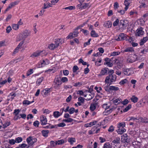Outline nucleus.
<instances>
[{
    "mask_svg": "<svg viewBox=\"0 0 148 148\" xmlns=\"http://www.w3.org/2000/svg\"><path fill=\"white\" fill-rule=\"evenodd\" d=\"M123 73L125 75L129 76L132 75L133 73V71L132 68L126 69L124 70Z\"/></svg>",
    "mask_w": 148,
    "mask_h": 148,
    "instance_id": "obj_7",
    "label": "nucleus"
},
{
    "mask_svg": "<svg viewBox=\"0 0 148 148\" xmlns=\"http://www.w3.org/2000/svg\"><path fill=\"white\" fill-rule=\"evenodd\" d=\"M138 119H139V120L142 123H148V119L145 117L143 118L142 117H140L138 118Z\"/></svg>",
    "mask_w": 148,
    "mask_h": 148,
    "instance_id": "obj_27",
    "label": "nucleus"
},
{
    "mask_svg": "<svg viewBox=\"0 0 148 148\" xmlns=\"http://www.w3.org/2000/svg\"><path fill=\"white\" fill-rule=\"evenodd\" d=\"M20 112V110L19 109H15L14 110L13 114L14 115H18Z\"/></svg>",
    "mask_w": 148,
    "mask_h": 148,
    "instance_id": "obj_60",
    "label": "nucleus"
},
{
    "mask_svg": "<svg viewBox=\"0 0 148 148\" xmlns=\"http://www.w3.org/2000/svg\"><path fill=\"white\" fill-rule=\"evenodd\" d=\"M49 131L47 130H42V134L44 137H47L48 136V134L49 133Z\"/></svg>",
    "mask_w": 148,
    "mask_h": 148,
    "instance_id": "obj_29",
    "label": "nucleus"
},
{
    "mask_svg": "<svg viewBox=\"0 0 148 148\" xmlns=\"http://www.w3.org/2000/svg\"><path fill=\"white\" fill-rule=\"evenodd\" d=\"M44 7L43 8V9L45 10L46 9L49 8V7H51V3L47 4L45 3L44 4Z\"/></svg>",
    "mask_w": 148,
    "mask_h": 148,
    "instance_id": "obj_48",
    "label": "nucleus"
},
{
    "mask_svg": "<svg viewBox=\"0 0 148 148\" xmlns=\"http://www.w3.org/2000/svg\"><path fill=\"white\" fill-rule=\"evenodd\" d=\"M73 34L72 33H70L66 37V38L67 39H71L74 38Z\"/></svg>",
    "mask_w": 148,
    "mask_h": 148,
    "instance_id": "obj_54",
    "label": "nucleus"
},
{
    "mask_svg": "<svg viewBox=\"0 0 148 148\" xmlns=\"http://www.w3.org/2000/svg\"><path fill=\"white\" fill-rule=\"evenodd\" d=\"M68 141L69 143L70 144L72 145L76 142V139L75 138L69 137L68 139Z\"/></svg>",
    "mask_w": 148,
    "mask_h": 148,
    "instance_id": "obj_23",
    "label": "nucleus"
},
{
    "mask_svg": "<svg viewBox=\"0 0 148 148\" xmlns=\"http://www.w3.org/2000/svg\"><path fill=\"white\" fill-rule=\"evenodd\" d=\"M61 81L63 83L67 82L68 81V78L66 77H63L61 79Z\"/></svg>",
    "mask_w": 148,
    "mask_h": 148,
    "instance_id": "obj_64",
    "label": "nucleus"
},
{
    "mask_svg": "<svg viewBox=\"0 0 148 148\" xmlns=\"http://www.w3.org/2000/svg\"><path fill=\"white\" fill-rule=\"evenodd\" d=\"M40 123L42 125H45L47 123V120L46 117L43 115L40 117Z\"/></svg>",
    "mask_w": 148,
    "mask_h": 148,
    "instance_id": "obj_12",
    "label": "nucleus"
},
{
    "mask_svg": "<svg viewBox=\"0 0 148 148\" xmlns=\"http://www.w3.org/2000/svg\"><path fill=\"white\" fill-rule=\"evenodd\" d=\"M103 148H112V145L109 143H106L104 144Z\"/></svg>",
    "mask_w": 148,
    "mask_h": 148,
    "instance_id": "obj_36",
    "label": "nucleus"
},
{
    "mask_svg": "<svg viewBox=\"0 0 148 148\" xmlns=\"http://www.w3.org/2000/svg\"><path fill=\"white\" fill-rule=\"evenodd\" d=\"M125 126V123L124 122H122L118 123L117 124V127L118 128L116 132L119 134H122L126 131V129L124 128Z\"/></svg>",
    "mask_w": 148,
    "mask_h": 148,
    "instance_id": "obj_2",
    "label": "nucleus"
},
{
    "mask_svg": "<svg viewBox=\"0 0 148 148\" xmlns=\"http://www.w3.org/2000/svg\"><path fill=\"white\" fill-rule=\"evenodd\" d=\"M54 88L56 89H59L62 83L61 81L58 78L54 80Z\"/></svg>",
    "mask_w": 148,
    "mask_h": 148,
    "instance_id": "obj_5",
    "label": "nucleus"
},
{
    "mask_svg": "<svg viewBox=\"0 0 148 148\" xmlns=\"http://www.w3.org/2000/svg\"><path fill=\"white\" fill-rule=\"evenodd\" d=\"M75 112V108H71L69 111V113L70 114H73Z\"/></svg>",
    "mask_w": 148,
    "mask_h": 148,
    "instance_id": "obj_63",
    "label": "nucleus"
},
{
    "mask_svg": "<svg viewBox=\"0 0 148 148\" xmlns=\"http://www.w3.org/2000/svg\"><path fill=\"white\" fill-rule=\"evenodd\" d=\"M130 0H125L124 3V5L125 6V10H127L128 8V6L130 4Z\"/></svg>",
    "mask_w": 148,
    "mask_h": 148,
    "instance_id": "obj_25",
    "label": "nucleus"
},
{
    "mask_svg": "<svg viewBox=\"0 0 148 148\" xmlns=\"http://www.w3.org/2000/svg\"><path fill=\"white\" fill-rule=\"evenodd\" d=\"M8 143L11 145H13L15 144L16 142L15 139H11L9 140Z\"/></svg>",
    "mask_w": 148,
    "mask_h": 148,
    "instance_id": "obj_51",
    "label": "nucleus"
},
{
    "mask_svg": "<svg viewBox=\"0 0 148 148\" xmlns=\"http://www.w3.org/2000/svg\"><path fill=\"white\" fill-rule=\"evenodd\" d=\"M127 81V80L126 79H124L121 80L119 84L121 85H123L125 83H126Z\"/></svg>",
    "mask_w": 148,
    "mask_h": 148,
    "instance_id": "obj_53",
    "label": "nucleus"
},
{
    "mask_svg": "<svg viewBox=\"0 0 148 148\" xmlns=\"http://www.w3.org/2000/svg\"><path fill=\"white\" fill-rule=\"evenodd\" d=\"M40 63L41 65V66H40V67H42L45 66L46 65L49 64V61L47 59H45L41 60Z\"/></svg>",
    "mask_w": 148,
    "mask_h": 148,
    "instance_id": "obj_13",
    "label": "nucleus"
},
{
    "mask_svg": "<svg viewBox=\"0 0 148 148\" xmlns=\"http://www.w3.org/2000/svg\"><path fill=\"white\" fill-rule=\"evenodd\" d=\"M97 122V121H95L93 122H92L90 123L86 124H85L84 127H91L93 125H95Z\"/></svg>",
    "mask_w": 148,
    "mask_h": 148,
    "instance_id": "obj_20",
    "label": "nucleus"
},
{
    "mask_svg": "<svg viewBox=\"0 0 148 148\" xmlns=\"http://www.w3.org/2000/svg\"><path fill=\"white\" fill-rule=\"evenodd\" d=\"M122 100L121 99H113V102L114 103L115 105H117L118 104L120 103L121 102Z\"/></svg>",
    "mask_w": 148,
    "mask_h": 148,
    "instance_id": "obj_28",
    "label": "nucleus"
},
{
    "mask_svg": "<svg viewBox=\"0 0 148 148\" xmlns=\"http://www.w3.org/2000/svg\"><path fill=\"white\" fill-rule=\"evenodd\" d=\"M33 71L32 69H30L26 73V75L27 76H29L32 74L33 73Z\"/></svg>",
    "mask_w": 148,
    "mask_h": 148,
    "instance_id": "obj_57",
    "label": "nucleus"
},
{
    "mask_svg": "<svg viewBox=\"0 0 148 148\" xmlns=\"http://www.w3.org/2000/svg\"><path fill=\"white\" fill-rule=\"evenodd\" d=\"M127 35L124 34V33H121L119 35V37L120 38L121 41H123L124 40H125L126 39V37Z\"/></svg>",
    "mask_w": 148,
    "mask_h": 148,
    "instance_id": "obj_26",
    "label": "nucleus"
},
{
    "mask_svg": "<svg viewBox=\"0 0 148 148\" xmlns=\"http://www.w3.org/2000/svg\"><path fill=\"white\" fill-rule=\"evenodd\" d=\"M64 9L65 10H75V7L74 6H70L69 7H66Z\"/></svg>",
    "mask_w": 148,
    "mask_h": 148,
    "instance_id": "obj_50",
    "label": "nucleus"
},
{
    "mask_svg": "<svg viewBox=\"0 0 148 148\" xmlns=\"http://www.w3.org/2000/svg\"><path fill=\"white\" fill-rule=\"evenodd\" d=\"M37 140L36 138H33L31 136H29L26 139L27 142L29 145H32L34 143L36 142Z\"/></svg>",
    "mask_w": 148,
    "mask_h": 148,
    "instance_id": "obj_6",
    "label": "nucleus"
},
{
    "mask_svg": "<svg viewBox=\"0 0 148 148\" xmlns=\"http://www.w3.org/2000/svg\"><path fill=\"white\" fill-rule=\"evenodd\" d=\"M109 89L110 90L117 91L119 89V88L118 87L112 86L110 87Z\"/></svg>",
    "mask_w": 148,
    "mask_h": 148,
    "instance_id": "obj_40",
    "label": "nucleus"
},
{
    "mask_svg": "<svg viewBox=\"0 0 148 148\" xmlns=\"http://www.w3.org/2000/svg\"><path fill=\"white\" fill-rule=\"evenodd\" d=\"M15 142L16 143H19L23 140V138L21 137H18L15 138Z\"/></svg>",
    "mask_w": 148,
    "mask_h": 148,
    "instance_id": "obj_38",
    "label": "nucleus"
},
{
    "mask_svg": "<svg viewBox=\"0 0 148 148\" xmlns=\"http://www.w3.org/2000/svg\"><path fill=\"white\" fill-rule=\"evenodd\" d=\"M116 75L114 74L110 75V74L106 77L105 82L106 83H109L110 81V84H111L113 82L116 81Z\"/></svg>",
    "mask_w": 148,
    "mask_h": 148,
    "instance_id": "obj_3",
    "label": "nucleus"
},
{
    "mask_svg": "<svg viewBox=\"0 0 148 148\" xmlns=\"http://www.w3.org/2000/svg\"><path fill=\"white\" fill-rule=\"evenodd\" d=\"M62 113L60 114V112L58 111H55L53 112V116L55 118H57L60 116Z\"/></svg>",
    "mask_w": 148,
    "mask_h": 148,
    "instance_id": "obj_34",
    "label": "nucleus"
},
{
    "mask_svg": "<svg viewBox=\"0 0 148 148\" xmlns=\"http://www.w3.org/2000/svg\"><path fill=\"white\" fill-rule=\"evenodd\" d=\"M21 118L20 115H14L13 119L14 121H16L18 119H19Z\"/></svg>",
    "mask_w": 148,
    "mask_h": 148,
    "instance_id": "obj_58",
    "label": "nucleus"
},
{
    "mask_svg": "<svg viewBox=\"0 0 148 148\" xmlns=\"http://www.w3.org/2000/svg\"><path fill=\"white\" fill-rule=\"evenodd\" d=\"M11 124L9 120H7L4 122V124L3 125V128H5L9 126Z\"/></svg>",
    "mask_w": 148,
    "mask_h": 148,
    "instance_id": "obj_24",
    "label": "nucleus"
},
{
    "mask_svg": "<svg viewBox=\"0 0 148 148\" xmlns=\"http://www.w3.org/2000/svg\"><path fill=\"white\" fill-rule=\"evenodd\" d=\"M19 2V1L18 0L15 1L11 3L9 5V8H12L15 5H18Z\"/></svg>",
    "mask_w": 148,
    "mask_h": 148,
    "instance_id": "obj_21",
    "label": "nucleus"
},
{
    "mask_svg": "<svg viewBox=\"0 0 148 148\" xmlns=\"http://www.w3.org/2000/svg\"><path fill=\"white\" fill-rule=\"evenodd\" d=\"M137 58V56L135 54L129 56L127 59V62L129 63H133L135 62Z\"/></svg>",
    "mask_w": 148,
    "mask_h": 148,
    "instance_id": "obj_4",
    "label": "nucleus"
},
{
    "mask_svg": "<svg viewBox=\"0 0 148 148\" xmlns=\"http://www.w3.org/2000/svg\"><path fill=\"white\" fill-rule=\"evenodd\" d=\"M114 130V127L113 125H111L109 127L108 130V131L109 132H112Z\"/></svg>",
    "mask_w": 148,
    "mask_h": 148,
    "instance_id": "obj_61",
    "label": "nucleus"
},
{
    "mask_svg": "<svg viewBox=\"0 0 148 148\" xmlns=\"http://www.w3.org/2000/svg\"><path fill=\"white\" fill-rule=\"evenodd\" d=\"M96 109V105L95 103L91 104L90 107V109L91 111H93Z\"/></svg>",
    "mask_w": 148,
    "mask_h": 148,
    "instance_id": "obj_35",
    "label": "nucleus"
},
{
    "mask_svg": "<svg viewBox=\"0 0 148 148\" xmlns=\"http://www.w3.org/2000/svg\"><path fill=\"white\" fill-rule=\"evenodd\" d=\"M34 102V101H29L27 100H24L23 101V104L26 105H29L31 103H32Z\"/></svg>",
    "mask_w": 148,
    "mask_h": 148,
    "instance_id": "obj_42",
    "label": "nucleus"
},
{
    "mask_svg": "<svg viewBox=\"0 0 148 148\" xmlns=\"http://www.w3.org/2000/svg\"><path fill=\"white\" fill-rule=\"evenodd\" d=\"M2 78H0V84L1 85L5 84V83L7 82V80L5 79L3 81H2Z\"/></svg>",
    "mask_w": 148,
    "mask_h": 148,
    "instance_id": "obj_52",
    "label": "nucleus"
},
{
    "mask_svg": "<svg viewBox=\"0 0 148 148\" xmlns=\"http://www.w3.org/2000/svg\"><path fill=\"white\" fill-rule=\"evenodd\" d=\"M108 71V68L105 67L102 68L100 72V74L102 75H107Z\"/></svg>",
    "mask_w": 148,
    "mask_h": 148,
    "instance_id": "obj_19",
    "label": "nucleus"
},
{
    "mask_svg": "<svg viewBox=\"0 0 148 148\" xmlns=\"http://www.w3.org/2000/svg\"><path fill=\"white\" fill-rule=\"evenodd\" d=\"M112 23L110 21H107L105 22L103 25L104 27L107 28H109L111 27L112 26Z\"/></svg>",
    "mask_w": 148,
    "mask_h": 148,
    "instance_id": "obj_17",
    "label": "nucleus"
},
{
    "mask_svg": "<svg viewBox=\"0 0 148 148\" xmlns=\"http://www.w3.org/2000/svg\"><path fill=\"white\" fill-rule=\"evenodd\" d=\"M48 48L51 50H53L57 47L54 44L51 43L48 45Z\"/></svg>",
    "mask_w": 148,
    "mask_h": 148,
    "instance_id": "obj_33",
    "label": "nucleus"
},
{
    "mask_svg": "<svg viewBox=\"0 0 148 148\" xmlns=\"http://www.w3.org/2000/svg\"><path fill=\"white\" fill-rule=\"evenodd\" d=\"M56 142L57 145H60L63 144L65 142L63 139H61L56 141Z\"/></svg>",
    "mask_w": 148,
    "mask_h": 148,
    "instance_id": "obj_45",
    "label": "nucleus"
},
{
    "mask_svg": "<svg viewBox=\"0 0 148 148\" xmlns=\"http://www.w3.org/2000/svg\"><path fill=\"white\" fill-rule=\"evenodd\" d=\"M148 52V47H147L141 51V53L143 54H145Z\"/></svg>",
    "mask_w": 148,
    "mask_h": 148,
    "instance_id": "obj_56",
    "label": "nucleus"
},
{
    "mask_svg": "<svg viewBox=\"0 0 148 148\" xmlns=\"http://www.w3.org/2000/svg\"><path fill=\"white\" fill-rule=\"evenodd\" d=\"M44 79V77H41L38 78L36 81L37 84L39 85H40Z\"/></svg>",
    "mask_w": 148,
    "mask_h": 148,
    "instance_id": "obj_41",
    "label": "nucleus"
},
{
    "mask_svg": "<svg viewBox=\"0 0 148 148\" xmlns=\"http://www.w3.org/2000/svg\"><path fill=\"white\" fill-rule=\"evenodd\" d=\"M121 52L119 51H113L111 53L110 56H117L119 55Z\"/></svg>",
    "mask_w": 148,
    "mask_h": 148,
    "instance_id": "obj_39",
    "label": "nucleus"
},
{
    "mask_svg": "<svg viewBox=\"0 0 148 148\" xmlns=\"http://www.w3.org/2000/svg\"><path fill=\"white\" fill-rule=\"evenodd\" d=\"M144 33V32L143 31V28L140 27L137 29L136 35L137 36H140L143 35Z\"/></svg>",
    "mask_w": 148,
    "mask_h": 148,
    "instance_id": "obj_11",
    "label": "nucleus"
},
{
    "mask_svg": "<svg viewBox=\"0 0 148 148\" xmlns=\"http://www.w3.org/2000/svg\"><path fill=\"white\" fill-rule=\"evenodd\" d=\"M94 89L98 93H99L101 95H103V94L102 93L100 92V91H101L102 90V88L101 87L97 86L95 87Z\"/></svg>",
    "mask_w": 148,
    "mask_h": 148,
    "instance_id": "obj_32",
    "label": "nucleus"
},
{
    "mask_svg": "<svg viewBox=\"0 0 148 148\" xmlns=\"http://www.w3.org/2000/svg\"><path fill=\"white\" fill-rule=\"evenodd\" d=\"M42 52L41 51H37L33 53L30 56V57L34 58L39 56Z\"/></svg>",
    "mask_w": 148,
    "mask_h": 148,
    "instance_id": "obj_16",
    "label": "nucleus"
},
{
    "mask_svg": "<svg viewBox=\"0 0 148 148\" xmlns=\"http://www.w3.org/2000/svg\"><path fill=\"white\" fill-rule=\"evenodd\" d=\"M119 20L118 18L116 19L115 21H114L113 23V25L114 26H116L119 23Z\"/></svg>",
    "mask_w": 148,
    "mask_h": 148,
    "instance_id": "obj_59",
    "label": "nucleus"
},
{
    "mask_svg": "<svg viewBox=\"0 0 148 148\" xmlns=\"http://www.w3.org/2000/svg\"><path fill=\"white\" fill-rule=\"evenodd\" d=\"M64 41L62 39H58L55 40L54 44L57 47L60 45V43H62V42H63Z\"/></svg>",
    "mask_w": 148,
    "mask_h": 148,
    "instance_id": "obj_18",
    "label": "nucleus"
},
{
    "mask_svg": "<svg viewBox=\"0 0 148 148\" xmlns=\"http://www.w3.org/2000/svg\"><path fill=\"white\" fill-rule=\"evenodd\" d=\"M66 119H64L63 120V121L65 122L70 123L72 122L73 121V119L71 118H66Z\"/></svg>",
    "mask_w": 148,
    "mask_h": 148,
    "instance_id": "obj_44",
    "label": "nucleus"
},
{
    "mask_svg": "<svg viewBox=\"0 0 148 148\" xmlns=\"http://www.w3.org/2000/svg\"><path fill=\"white\" fill-rule=\"evenodd\" d=\"M121 140L122 142L124 143H128L130 142V139L126 134H125L122 136Z\"/></svg>",
    "mask_w": 148,
    "mask_h": 148,
    "instance_id": "obj_10",
    "label": "nucleus"
},
{
    "mask_svg": "<svg viewBox=\"0 0 148 148\" xmlns=\"http://www.w3.org/2000/svg\"><path fill=\"white\" fill-rule=\"evenodd\" d=\"M134 49L132 47H127L125 48L124 50H121V53L132 52L134 51Z\"/></svg>",
    "mask_w": 148,
    "mask_h": 148,
    "instance_id": "obj_14",
    "label": "nucleus"
},
{
    "mask_svg": "<svg viewBox=\"0 0 148 148\" xmlns=\"http://www.w3.org/2000/svg\"><path fill=\"white\" fill-rule=\"evenodd\" d=\"M51 88H46L43 90L41 92V94L43 96H47L50 93Z\"/></svg>",
    "mask_w": 148,
    "mask_h": 148,
    "instance_id": "obj_15",
    "label": "nucleus"
},
{
    "mask_svg": "<svg viewBox=\"0 0 148 148\" xmlns=\"http://www.w3.org/2000/svg\"><path fill=\"white\" fill-rule=\"evenodd\" d=\"M29 33L28 32L27 30H25L23 33V37L25 38H26L29 35Z\"/></svg>",
    "mask_w": 148,
    "mask_h": 148,
    "instance_id": "obj_43",
    "label": "nucleus"
},
{
    "mask_svg": "<svg viewBox=\"0 0 148 148\" xmlns=\"http://www.w3.org/2000/svg\"><path fill=\"white\" fill-rule=\"evenodd\" d=\"M12 28L15 30H17L18 29V26L17 24H13L12 25Z\"/></svg>",
    "mask_w": 148,
    "mask_h": 148,
    "instance_id": "obj_55",
    "label": "nucleus"
},
{
    "mask_svg": "<svg viewBox=\"0 0 148 148\" xmlns=\"http://www.w3.org/2000/svg\"><path fill=\"white\" fill-rule=\"evenodd\" d=\"M86 92H87L86 94L84 95V97H86V100H90L92 99L94 97V95L91 94L90 92L86 91Z\"/></svg>",
    "mask_w": 148,
    "mask_h": 148,
    "instance_id": "obj_9",
    "label": "nucleus"
},
{
    "mask_svg": "<svg viewBox=\"0 0 148 148\" xmlns=\"http://www.w3.org/2000/svg\"><path fill=\"white\" fill-rule=\"evenodd\" d=\"M79 63H82V64L84 65H86L87 64L86 62L84 61L82 58H80L79 60Z\"/></svg>",
    "mask_w": 148,
    "mask_h": 148,
    "instance_id": "obj_62",
    "label": "nucleus"
},
{
    "mask_svg": "<svg viewBox=\"0 0 148 148\" xmlns=\"http://www.w3.org/2000/svg\"><path fill=\"white\" fill-rule=\"evenodd\" d=\"M138 99V98L136 97L134 95L131 98V101L134 103H135L137 102Z\"/></svg>",
    "mask_w": 148,
    "mask_h": 148,
    "instance_id": "obj_37",
    "label": "nucleus"
},
{
    "mask_svg": "<svg viewBox=\"0 0 148 148\" xmlns=\"http://www.w3.org/2000/svg\"><path fill=\"white\" fill-rule=\"evenodd\" d=\"M50 146L52 148L55 147L57 145L56 141L55 142L53 140L50 141Z\"/></svg>",
    "mask_w": 148,
    "mask_h": 148,
    "instance_id": "obj_47",
    "label": "nucleus"
},
{
    "mask_svg": "<svg viewBox=\"0 0 148 148\" xmlns=\"http://www.w3.org/2000/svg\"><path fill=\"white\" fill-rule=\"evenodd\" d=\"M120 26H122L123 27L125 28L129 25V22L126 20H121L119 23Z\"/></svg>",
    "mask_w": 148,
    "mask_h": 148,
    "instance_id": "obj_8",
    "label": "nucleus"
},
{
    "mask_svg": "<svg viewBox=\"0 0 148 148\" xmlns=\"http://www.w3.org/2000/svg\"><path fill=\"white\" fill-rule=\"evenodd\" d=\"M112 143L114 144H119L120 143V138L118 137L116 138L112 141Z\"/></svg>",
    "mask_w": 148,
    "mask_h": 148,
    "instance_id": "obj_31",
    "label": "nucleus"
},
{
    "mask_svg": "<svg viewBox=\"0 0 148 148\" xmlns=\"http://www.w3.org/2000/svg\"><path fill=\"white\" fill-rule=\"evenodd\" d=\"M148 40V38L147 36L144 37L143 39L141 40L140 42V45H142L146 42Z\"/></svg>",
    "mask_w": 148,
    "mask_h": 148,
    "instance_id": "obj_22",
    "label": "nucleus"
},
{
    "mask_svg": "<svg viewBox=\"0 0 148 148\" xmlns=\"http://www.w3.org/2000/svg\"><path fill=\"white\" fill-rule=\"evenodd\" d=\"M132 107V105L131 104H129L123 110V111L124 112H126L129 110Z\"/></svg>",
    "mask_w": 148,
    "mask_h": 148,
    "instance_id": "obj_46",
    "label": "nucleus"
},
{
    "mask_svg": "<svg viewBox=\"0 0 148 148\" xmlns=\"http://www.w3.org/2000/svg\"><path fill=\"white\" fill-rule=\"evenodd\" d=\"M103 108L105 110L103 113L104 115H108L111 113L116 108L113 104L105 103L102 105Z\"/></svg>",
    "mask_w": 148,
    "mask_h": 148,
    "instance_id": "obj_1",
    "label": "nucleus"
},
{
    "mask_svg": "<svg viewBox=\"0 0 148 148\" xmlns=\"http://www.w3.org/2000/svg\"><path fill=\"white\" fill-rule=\"evenodd\" d=\"M90 35L91 36L93 37H97L99 36V35L95 32V31L93 30L91 31Z\"/></svg>",
    "mask_w": 148,
    "mask_h": 148,
    "instance_id": "obj_30",
    "label": "nucleus"
},
{
    "mask_svg": "<svg viewBox=\"0 0 148 148\" xmlns=\"http://www.w3.org/2000/svg\"><path fill=\"white\" fill-rule=\"evenodd\" d=\"M130 119L129 120V121L133 120V121H136V122H138V121L139 120V119H138L137 118H135L134 116H130Z\"/></svg>",
    "mask_w": 148,
    "mask_h": 148,
    "instance_id": "obj_49",
    "label": "nucleus"
}]
</instances>
